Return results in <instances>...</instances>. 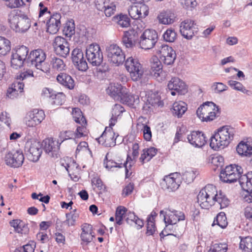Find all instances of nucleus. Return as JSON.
Wrapping results in <instances>:
<instances>
[{"mask_svg": "<svg viewBox=\"0 0 252 252\" xmlns=\"http://www.w3.org/2000/svg\"><path fill=\"white\" fill-rule=\"evenodd\" d=\"M158 40L157 32L153 29H147L140 36L139 44L141 48L150 50L155 46Z\"/></svg>", "mask_w": 252, "mask_h": 252, "instance_id": "nucleus-7", "label": "nucleus"}, {"mask_svg": "<svg viewBox=\"0 0 252 252\" xmlns=\"http://www.w3.org/2000/svg\"><path fill=\"white\" fill-rule=\"evenodd\" d=\"M57 81L62 85L69 90L74 89L75 82L72 77L65 73H60L57 76Z\"/></svg>", "mask_w": 252, "mask_h": 252, "instance_id": "nucleus-28", "label": "nucleus"}, {"mask_svg": "<svg viewBox=\"0 0 252 252\" xmlns=\"http://www.w3.org/2000/svg\"><path fill=\"white\" fill-rule=\"evenodd\" d=\"M125 65L132 80L136 81L141 78L143 70L137 59L129 57L126 60Z\"/></svg>", "mask_w": 252, "mask_h": 252, "instance_id": "nucleus-12", "label": "nucleus"}, {"mask_svg": "<svg viewBox=\"0 0 252 252\" xmlns=\"http://www.w3.org/2000/svg\"><path fill=\"white\" fill-rule=\"evenodd\" d=\"M227 250V247L225 244H215L208 252H226Z\"/></svg>", "mask_w": 252, "mask_h": 252, "instance_id": "nucleus-52", "label": "nucleus"}, {"mask_svg": "<svg viewBox=\"0 0 252 252\" xmlns=\"http://www.w3.org/2000/svg\"><path fill=\"white\" fill-rule=\"evenodd\" d=\"M11 49L10 42L5 37L0 36V55H5Z\"/></svg>", "mask_w": 252, "mask_h": 252, "instance_id": "nucleus-38", "label": "nucleus"}, {"mask_svg": "<svg viewBox=\"0 0 252 252\" xmlns=\"http://www.w3.org/2000/svg\"><path fill=\"white\" fill-rule=\"evenodd\" d=\"M29 53V49L24 45L13 49L11 56V66L17 69L23 66L24 63L28 65Z\"/></svg>", "mask_w": 252, "mask_h": 252, "instance_id": "nucleus-4", "label": "nucleus"}, {"mask_svg": "<svg viewBox=\"0 0 252 252\" xmlns=\"http://www.w3.org/2000/svg\"><path fill=\"white\" fill-rule=\"evenodd\" d=\"M228 85L233 89L240 91L244 93H247L248 91L246 90L243 87V85L239 82L233 80H229L228 82Z\"/></svg>", "mask_w": 252, "mask_h": 252, "instance_id": "nucleus-53", "label": "nucleus"}, {"mask_svg": "<svg viewBox=\"0 0 252 252\" xmlns=\"http://www.w3.org/2000/svg\"><path fill=\"white\" fill-rule=\"evenodd\" d=\"M45 114L42 110L34 109L30 112L25 118L26 124L29 127L35 126L44 119Z\"/></svg>", "mask_w": 252, "mask_h": 252, "instance_id": "nucleus-21", "label": "nucleus"}, {"mask_svg": "<svg viewBox=\"0 0 252 252\" xmlns=\"http://www.w3.org/2000/svg\"><path fill=\"white\" fill-rule=\"evenodd\" d=\"M234 132L233 128L226 126L220 128L215 134L217 135V138L221 137L223 140H225L223 144L228 146L233 139Z\"/></svg>", "mask_w": 252, "mask_h": 252, "instance_id": "nucleus-26", "label": "nucleus"}, {"mask_svg": "<svg viewBox=\"0 0 252 252\" xmlns=\"http://www.w3.org/2000/svg\"><path fill=\"white\" fill-rule=\"evenodd\" d=\"M163 215V219L166 224L165 230L171 229L174 226H176V224L178 221L185 220V214L181 211L174 210L167 213L162 210L160 212V216Z\"/></svg>", "mask_w": 252, "mask_h": 252, "instance_id": "nucleus-10", "label": "nucleus"}, {"mask_svg": "<svg viewBox=\"0 0 252 252\" xmlns=\"http://www.w3.org/2000/svg\"><path fill=\"white\" fill-rule=\"evenodd\" d=\"M71 59L73 64L79 70L85 71L88 69V63L81 49L79 48L73 49L71 53Z\"/></svg>", "mask_w": 252, "mask_h": 252, "instance_id": "nucleus-17", "label": "nucleus"}, {"mask_svg": "<svg viewBox=\"0 0 252 252\" xmlns=\"http://www.w3.org/2000/svg\"><path fill=\"white\" fill-rule=\"evenodd\" d=\"M240 248L246 252H252V237L248 236L241 239Z\"/></svg>", "mask_w": 252, "mask_h": 252, "instance_id": "nucleus-40", "label": "nucleus"}, {"mask_svg": "<svg viewBox=\"0 0 252 252\" xmlns=\"http://www.w3.org/2000/svg\"><path fill=\"white\" fill-rule=\"evenodd\" d=\"M128 13L129 16L133 19H138L140 18L138 5L132 6L128 9Z\"/></svg>", "mask_w": 252, "mask_h": 252, "instance_id": "nucleus-60", "label": "nucleus"}, {"mask_svg": "<svg viewBox=\"0 0 252 252\" xmlns=\"http://www.w3.org/2000/svg\"><path fill=\"white\" fill-rule=\"evenodd\" d=\"M76 212V209H74L70 213L66 214V220L65 223L68 226L75 225V221L79 217V214Z\"/></svg>", "mask_w": 252, "mask_h": 252, "instance_id": "nucleus-44", "label": "nucleus"}, {"mask_svg": "<svg viewBox=\"0 0 252 252\" xmlns=\"http://www.w3.org/2000/svg\"><path fill=\"white\" fill-rule=\"evenodd\" d=\"M115 124V120L111 118L110 120L109 127H106L101 136L96 139L99 144H101L105 147H114L116 144V139L119 136H116L112 126Z\"/></svg>", "mask_w": 252, "mask_h": 252, "instance_id": "nucleus-6", "label": "nucleus"}, {"mask_svg": "<svg viewBox=\"0 0 252 252\" xmlns=\"http://www.w3.org/2000/svg\"><path fill=\"white\" fill-rule=\"evenodd\" d=\"M180 31L185 38L191 39L198 32V28L194 21L187 19L181 23Z\"/></svg>", "mask_w": 252, "mask_h": 252, "instance_id": "nucleus-16", "label": "nucleus"}, {"mask_svg": "<svg viewBox=\"0 0 252 252\" xmlns=\"http://www.w3.org/2000/svg\"><path fill=\"white\" fill-rule=\"evenodd\" d=\"M151 219V217H148L147 219L146 234L148 235H153L156 230L155 223Z\"/></svg>", "mask_w": 252, "mask_h": 252, "instance_id": "nucleus-57", "label": "nucleus"}, {"mask_svg": "<svg viewBox=\"0 0 252 252\" xmlns=\"http://www.w3.org/2000/svg\"><path fill=\"white\" fill-rule=\"evenodd\" d=\"M24 157L22 152L17 151L14 153L9 152L5 156L6 165L14 168L19 167L23 163Z\"/></svg>", "mask_w": 252, "mask_h": 252, "instance_id": "nucleus-19", "label": "nucleus"}, {"mask_svg": "<svg viewBox=\"0 0 252 252\" xmlns=\"http://www.w3.org/2000/svg\"><path fill=\"white\" fill-rule=\"evenodd\" d=\"M138 11L140 15V18H145L149 13V9L148 6L143 3H139L138 5Z\"/></svg>", "mask_w": 252, "mask_h": 252, "instance_id": "nucleus-61", "label": "nucleus"}, {"mask_svg": "<svg viewBox=\"0 0 252 252\" xmlns=\"http://www.w3.org/2000/svg\"><path fill=\"white\" fill-rule=\"evenodd\" d=\"M33 76V71L31 70H28L23 72H21L19 75L17 76V80L15 81L11 85L13 89H15V91L18 93H21L23 90L24 85L22 82H21L19 80H23L29 77Z\"/></svg>", "mask_w": 252, "mask_h": 252, "instance_id": "nucleus-27", "label": "nucleus"}, {"mask_svg": "<svg viewBox=\"0 0 252 252\" xmlns=\"http://www.w3.org/2000/svg\"><path fill=\"white\" fill-rule=\"evenodd\" d=\"M127 209L124 207L119 206L116 211L115 220L116 223L118 225H121L123 223V219H126V215Z\"/></svg>", "mask_w": 252, "mask_h": 252, "instance_id": "nucleus-39", "label": "nucleus"}, {"mask_svg": "<svg viewBox=\"0 0 252 252\" xmlns=\"http://www.w3.org/2000/svg\"><path fill=\"white\" fill-rule=\"evenodd\" d=\"M160 60L165 64H172L176 58L175 51L171 47L162 45L158 50Z\"/></svg>", "mask_w": 252, "mask_h": 252, "instance_id": "nucleus-14", "label": "nucleus"}, {"mask_svg": "<svg viewBox=\"0 0 252 252\" xmlns=\"http://www.w3.org/2000/svg\"><path fill=\"white\" fill-rule=\"evenodd\" d=\"M146 103L147 105L149 104L153 106H162L163 105L162 101L160 100L159 96L154 94L148 96Z\"/></svg>", "mask_w": 252, "mask_h": 252, "instance_id": "nucleus-42", "label": "nucleus"}, {"mask_svg": "<svg viewBox=\"0 0 252 252\" xmlns=\"http://www.w3.org/2000/svg\"><path fill=\"white\" fill-rule=\"evenodd\" d=\"M81 240L87 243L91 242L94 237L93 234V227L91 224L85 223L82 228Z\"/></svg>", "mask_w": 252, "mask_h": 252, "instance_id": "nucleus-30", "label": "nucleus"}, {"mask_svg": "<svg viewBox=\"0 0 252 252\" xmlns=\"http://www.w3.org/2000/svg\"><path fill=\"white\" fill-rule=\"evenodd\" d=\"M125 111L124 108L120 104H116L113 107L112 111V118H116L117 116L120 115L123 112ZM114 120H116L115 119Z\"/></svg>", "mask_w": 252, "mask_h": 252, "instance_id": "nucleus-58", "label": "nucleus"}, {"mask_svg": "<svg viewBox=\"0 0 252 252\" xmlns=\"http://www.w3.org/2000/svg\"><path fill=\"white\" fill-rule=\"evenodd\" d=\"M243 169L240 166L236 164H231L226 166L221 170L220 173V178L224 183H232L237 181L242 176Z\"/></svg>", "mask_w": 252, "mask_h": 252, "instance_id": "nucleus-5", "label": "nucleus"}, {"mask_svg": "<svg viewBox=\"0 0 252 252\" xmlns=\"http://www.w3.org/2000/svg\"><path fill=\"white\" fill-rule=\"evenodd\" d=\"M60 137L62 140L61 142H63L65 140L69 139H75V133L74 132L71 130H66L60 132Z\"/></svg>", "mask_w": 252, "mask_h": 252, "instance_id": "nucleus-56", "label": "nucleus"}, {"mask_svg": "<svg viewBox=\"0 0 252 252\" xmlns=\"http://www.w3.org/2000/svg\"><path fill=\"white\" fill-rule=\"evenodd\" d=\"M81 125V126H77L75 133V139L79 138L85 135L84 133L86 130V125L87 124L83 125L82 123H78Z\"/></svg>", "mask_w": 252, "mask_h": 252, "instance_id": "nucleus-55", "label": "nucleus"}, {"mask_svg": "<svg viewBox=\"0 0 252 252\" xmlns=\"http://www.w3.org/2000/svg\"><path fill=\"white\" fill-rule=\"evenodd\" d=\"M42 143L35 140H28L25 145V151L29 159L33 162L38 161L42 152Z\"/></svg>", "mask_w": 252, "mask_h": 252, "instance_id": "nucleus-9", "label": "nucleus"}, {"mask_svg": "<svg viewBox=\"0 0 252 252\" xmlns=\"http://www.w3.org/2000/svg\"><path fill=\"white\" fill-rule=\"evenodd\" d=\"M117 24L122 28H127L130 26V19L127 16L120 15L116 17Z\"/></svg>", "mask_w": 252, "mask_h": 252, "instance_id": "nucleus-47", "label": "nucleus"}, {"mask_svg": "<svg viewBox=\"0 0 252 252\" xmlns=\"http://www.w3.org/2000/svg\"><path fill=\"white\" fill-rule=\"evenodd\" d=\"M189 142L195 147H201L206 143V138L204 134L199 131H192L188 135Z\"/></svg>", "mask_w": 252, "mask_h": 252, "instance_id": "nucleus-24", "label": "nucleus"}, {"mask_svg": "<svg viewBox=\"0 0 252 252\" xmlns=\"http://www.w3.org/2000/svg\"><path fill=\"white\" fill-rule=\"evenodd\" d=\"M8 20L11 29L17 32H24L31 27V20L27 16L15 12L9 14Z\"/></svg>", "mask_w": 252, "mask_h": 252, "instance_id": "nucleus-3", "label": "nucleus"}, {"mask_svg": "<svg viewBox=\"0 0 252 252\" xmlns=\"http://www.w3.org/2000/svg\"><path fill=\"white\" fill-rule=\"evenodd\" d=\"M218 225L221 228H225L227 224V220L225 214L224 212H220L215 218L212 226Z\"/></svg>", "mask_w": 252, "mask_h": 252, "instance_id": "nucleus-37", "label": "nucleus"}, {"mask_svg": "<svg viewBox=\"0 0 252 252\" xmlns=\"http://www.w3.org/2000/svg\"><path fill=\"white\" fill-rule=\"evenodd\" d=\"M105 167L108 170L111 169L113 167H119L122 168L123 167V163H118L113 160H107V157L106 156L103 162Z\"/></svg>", "mask_w": 252, "mask_h": 252, "instance_id": "nucleus-54", "label": "nucleus"}, {"mask_svg": "<svg viewBox=\"0 0 252 252\" xmlns=\"http://www.w3.org/2000/svg\"><path fill=\"white\" fill-rule=\"evenodd\" d=\"M64 34L68 37H71L75 33V25L74 23L68 22L66 24L63 30Z\"/></svg>", "mask_w": 252, "mask_h": 252, "instance_id": "nucleus-50", "label": "nucleus"}, {"mask_svg": "<svg viewBox=\"0 0 252 252\" xmlns=\"http://www.w3.org/2000/svg\"><path fill=\"white\" fill-rule=\"evenodd\" d=\"M67 40L61 36H57L53 42V45L54 46V50L58 48L62 47L64 45V44L67 43Z\"/></svg>", "mask_w": 252, "mask_h": 252, "instance_id": "nucleus-59", "label": "nucleus"}, {"mask_svg": "<svg viewBox=\"0 0 252 252\" xmlns=\"http://www.w3.org/2000/svg\"><path fill=\"white\" fill-rule=\"evenodd\" d=\"M46 58L45 53L40 49L32 51L28 59V65L30 67H34L43 72L48 74L50 73V68L47 66L45 61Z\"/></svg>", "mask_w": 252, "mask_h": 252, "instance_id": "nucleus-2", "label": "nucleus"}, {"mask_svg": "<svg viewBox=\"0 0 252 252\" xmlns=\"http://www.w3.org/2000/svg\"><path fill=\"white\" fill-rule=\"evenodd\" d=\"M195 173L192 170L186 171L182 175V179L187 184L192 182L195 178Z\"/></svg>", "mask_w": 252, "mask_h": 252, "instance_id": "nucleus-51", "label": "nucleus"}, {"mask_svg": "<svg viewBox=\"0 0 252 252\" xmlns=\"http://www.w3.org/2000/svg\"><path fill=\"white\" fill-rule=\"evenodd\" d=\"M35 247V243L32 242L30 244L16 248L14 252H34Z\"/></svg>", "mask_w": 252, "mask_h": 252, "instance_id": "nucleus-49", "label": "nucleus"}, {"mask_svg": "<svg viewBox=\"0 0 252 252\" xmlns=\"http://www.w3.org/2000/svg\"><path fill=\"white\" fill-rule=\"evenodd\" d=\"M180 183L179 174L176 172L165 176L161 185L164 190H167L168 191H174L179 188Z\"/></svg>", "mask_w": 252, "mask_h": 252, "instance_id": "nucleus-15", "label": "nucleus"}, {"mask_svg": "<svg viewBox=\"0 0 252 252\" xmlns=\"http://www.w3.org/2000/svg\"><path fill=\"white\" fill-rule=\"evenodd\" d=\"M157 149L154 147L145 149L143 150V154H141L140 158V160L144 163L145 161H149L157 153Z\"/></svg>", "mask_w": 252, "mask_h": 252, "instance_id": "nucleus-35", "label": "nucleus"}, {"mask_svg": "<svg viewBox=\"0 0 252 252\" xmlns=\"http://www.w3.org/2000/svg\"><path fill=\"white\" fill-rule=\"evenodd\" d=\"M126 89L118 83H111L106 89L107 94L115 100H120Z\"/></svg>", "mask_w": 252, "mask_h": 252, "instance_id": "nucleus-25", "label": "nucleus"}, {"mask_svg": "<svg viewBox=\"0 0 252 252\" xmlns=\"http://www.w3.org/2000/svg\"><path fill=\"white\" fill-rule=\"evenodd\" d=\"M61 18L62 16L59 13L50 15V18L46 23L47 32L53 34L56 33L61 27Z\"/></svg>", "mask_w": 252, "mask_h": 252, "instance_id": "nucleus-23", "label": "nucleus"}, {"mask_svg": "<svg viewBox=\"0 0 252 252\" xmlns=\"http://www.w3.org/2000/svg\"><path fill=\"white\" fill-rule=\"evenodd\" d=\"M224 142L225 140L220 137L217 138V135L214 134L210 138V146L211 148L215 150H218L219 149H222L225 147L227 146V145H224Z\"/></svg>", "mask_w": 252, "mask_h": 252, "instance_id": "nucleus-34", "label": "nucleus"}, {"mask_svg": "<svg viewBox=\"0 0 252 252\" xmlns=\"http://www.w3.org/2000/svg\"><path fill=\"white\" fill-rule=\"evenodd\" d=\"M109 2L110 0H96L95 6L98 10L102 11L106 6H108Z\"/></svg>", "mask_w": 252, "mask_h": 252, "instance_id": "nucleus-63", "label": "nucleus"}, {"mask_svg": "<svg viewBox=\"0 0 252 252\" xmlns=\"http://www.w3.org/2000/svg\"><path fill=\"white\" fill-rule=\"evenodd\" d=\"M187 110V104L182 101L175 102L173 103V107L171 111L173 115L180 118L185 113Z\"/></svg>", "mask_w": 252, "mask_h": 252, "instance_id": "nucleus-32", "label": "nucleus"}, {"mask_svg": "<svg viewBox=\"0 0 252 252\" xmlns=\"http://www.w3.org/2000/svg\"><path fill=\"white\" fill-rule=\"evenodd\" d=\"M150 73L159 82L164 80L168 74L166 71L162 70L161 61L156 58L153 59L151 62Z\"/></svg>", "mask_w": 252, "mask_h": 252, "instance_id": "nucleus-18", "label": "nucleus"}, {"mask_svg": "<svg viewBox=\"0 0 252 252\" xmlns=\"http://www.w3.org/2000/svg\"><path fill=\"white\" fill-rule=\"evenodd\" d=\"M62 142L54 140L53 138H46L42 142L43 149L49 156L57 158L60 156V146Z\"/></svg>", "mask_w": 252, "mask_h": 252, "instance_id": "nucleus-13", "label": "nucleus"}, {"mask_svg": "<svg viewBox=\"0 0 252 252\" xmlns=\"http://www.w3.org/2000/svg\"><path fill=\"white\" fill-rule=\"evenodd\" d=\"M69 44L67 42L64 45L56 49L55 52L57 55L65 58L69 55Z\"/></svg>", "mask_w": 252, "mask_h": 252, "instance_id": "nucleus-48", "label": "nucleus"}, {"mask_svg": "<svg viewBox=\"0 0 252 252\" xmlns=\"http://www.w3.org/2000/svg\"><path fill=\"white\" fill-rule=\"evenodd\" d=\"M168 88L171 90V94L175 95L177 93L184 94L187 92V86L185 82L178 77H173L168 83Z\"/></svg>", "mask_w": 252, "mask_h": 252, "instance_id": "nucleus-20", "label": "nucleus"}, {"mask_svg": "<svg viewBox=\"0 0 252 252\" xmlns=\"http://www.w3.org/2000/svg\"><path fill=\"white\" fill-rule=\"evenodd\" d=\"M51 64L53 68L58 71L64 70L65 67V64L63 60L56 57L52 58Z\"/></svg>", "mask_w": 252, "mask_h": 252, "instance_id": "nucleus-46", "label": "nucleus"}, {"mask_svg": "<svg viewBox=\"0 0 252 252\" xmlns=\"http://www.w3.org/2000/svg\"><path fill=\"white\" fill-rule=\"evenodd\" d=\"M162 37L165 41L173 42L177 38V33L174 29L170 28L164 32Z\"/></svg>", "mask_w": 252, "mask_h": 252, "instance_id": "nucleus-41", "label": "nucleus"}, {"mask_svg": "<svg viewBox=\"0 0 252 252\" xmlns=\"http://www.w3.org/2000/svg\"><path fill=\"white\" fill-rule=\"evenodd\" d=\"M174 16L168 11H162L158 16L159 23L163 24H170L174 21Z\"/></svg>", "mask_w": 252, "mask_h": 252, "instance_id": "nucleus-36", "label": "nucleus"}, {"mask_svg": "<svg viewBox=\"0 0 252 252\" xmlns=\"http://www.w3.org/2000/svg\"><path fill=\"white\" fill-rule=\"evenodd\" d=\"M203 113L210 115V112H213V111L218 112L219 108L218 106L213 102L207 101L202 104Z\"/></svg>", "mask_w": 252, "mask_h": 252, "instance_id": "nucleus-43", "label": "nucleus"}, {"mask_svg": "<svg viewBox=\"0 0 252 252\" xmlns=\"http://www.w3.org/2000/svg\"><path fill=\"white\" fill-rule=\"evenodd\" d=\"M143 133V136L146 141H150L152 138V132L151 128L147 125H143L142 129Z\"/></svg>", "mask_w": 252, "mask_h": 252, "instance_id": "nucleus-62", "label": "nucleus"}, {"mask_svg": "<svg viewBox=\"0 0 252 252\" xmlns=\"http://www.w3.org/2000/svg\"><path fill=\"white\" fill-rule=\"evenodd\" d=\"M137 32L132 29L124 32L122 38L124 45L127 48H131L135 45V36Z\"/></svg>", "mask_w": 252, "mask_h": 252, "instance_id": "nucleus-29", "label": "nucleus"}, {"mask_svg": "<svg viewBox=\"0 0 252 252\" xmlns=\"http://www.w3.org/2000/svg\"><path fill=\"white\" fill-rule=\"evenodd\" d=\"M236 151L241 156H249L252 154V146L249 141H241L237 145Z\"/></svg>", "mask_w": 252, "mask_h": 252, "instance_id": "nucleus-31", "label": "nucleus"}, {"mask_svg": "<svg viewBox=\"0 0 252 252\" xmlns=\"http://www.w3.org/2000/svg\"><path fill=\"white\" fill-rule=\"evenodd\" d=\"M92 184L93 186H95L99 190H104L105 189V187L100 178H94L92 180Z\"/></svg>", "mask_w": 252, "mask_h": 252, "instance_id": "nucleus-64", "label": "nucleus"}, {"mask_svg": "<svg viewBox=\"0 0 252 252\" xmlns=\"http://www.w3.org/2000/svg\"><path fill=\"white\" fill-rule=\"evenodd\" d=\"M72 116L74 120L77 123H82L83 125L87 124L85 118L83 116L82 113L79 108H74L72 110Z\"/></svg>", "mask_w": 252, "mask_h": 252, "instance_id": "nucleus-45", "label": "nucleus"}, {"mask_svg": "<svg viewBox=\"0 0 252 252\" xmlns=\"http://www.w3.org/2000/svg\"><path fill=\"white\" fill-rule=\"evenodd\" d=\"M239 183L242 189L248 194L246 197V200L252 202V172L243 175L239 179Z\"/></svg>", "mask_w": 252, "mask_h": 252, "instance_id": "nucleus-22", "label": "nucleus"}, {"mask_svg": "<svg viewBox=\"0 0 252 252\" xmlns=\"http://www.w3.org/2000/svg\"><path fill=\"white\" fill-rule=\"evenodd\" d=\"M197 203L203 209H208L216 203L220 209L228 206L230 201L220 190L218 192L216 187L213 185H207L199 192L197 197Z\"/></svg>", "mask_w": 252, "mask_h": 252, "instance_id": "nucleus-1", "label": "nucleus"}, {"mask_svg": "<svg viewBox=\"0 0 252 252\" xmlns=\"http://www.w3.org/2000/svg\"><path fill=\"white\" fill-rule=\"evenodd\" d=\"M120 100L124 101L126 104L133 107L135 105L138 104L139 102V98L138 95L128 94L127 89L125 92V94Z\"/></svg>", "mask_w": 252, "mask_h": 252, "instance_id": "nucleus-33", "label": "nucleus"}, {"mask_svg": "<svg viewBox=\"0 0 252 252\" xmlns=\"http://www.w3.org/2000/svg\"><path fill=\"white\" fill-rule=\"evenodd\" d=\"M86 56L89 63L93 66H98L102 62V53L97 44H92L87 48Z\"/></svg>", "mask_w": 252, "mask_h": 252, "instance_id": "nucleus-11", "label": "nucleus"}, {"mask_svg": "<svg viewBox=\"0 0 252 252\" xmlns=\"http://www.w3.org/2000/svg\"><path fill=\"white\" fill-rule=\"evenodd\" d=\"M106 52L108 61L116 66L123 64L125 61L124 53L117 44H112L107 46Z\"/></svg>", "mask_w": 252, "mask_h": 252, "instance_id": "nucleus-8", "label": "nucleus"}]
</instances>
